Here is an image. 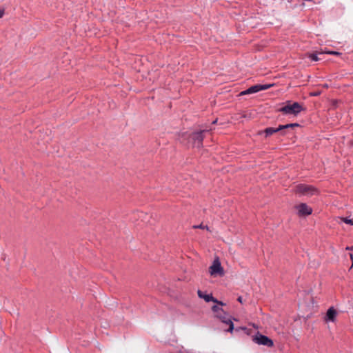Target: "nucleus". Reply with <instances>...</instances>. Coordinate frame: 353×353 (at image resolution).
<instances>
[{
	"instance_id": "nucleus-15",
	"label": "nucleus",
	"mask_w": 353,
	"mask_h": 353,
	"mask_svg": "<svg viewBox=\"0 0 353 353\" xmlns=\"http://www.w3.org/2000/svg\"><path fill=\"white\" fill-rule=\"evenodd\" d=\"M194 228H206L208 229V226H203L202 224L199 225H195L194 226Z\"/></svg>"
},
{
	"instance_id": "nucleus-18",
	"label": "nucleus",
	"mask_w": 353,
	"mask_h": 353,
	"mask_svg": "<svg viewBox=\"0 0 353 353\" xmlns=\"http://www.w3.org/2000/svg\"><path fill=\"white\" fill-rule=\"evenodd\" d=\"M237 300H238V301H239L240 303H242V302H243V301H242V297H241V296H239V297L238 298V299H237Z\"/></svg>"
},
{
	"instance_id": "nucleus-4",
	"label": "nucleus",
	"mask_w": 353,
	"mask_h": 353,
	"mask_svg": "<svg viewBox=\"0 0 353 353\" xmlns=\"http://www.w3.org/2000/svg\"><path fill=\"white\" fill-rule=\"evenodd\" d=\"M294 192L296 194L307 196H311L312 195L317 194L319 192L318 190L313 187L312 185L305 184L297 185L295 187Z\"/></svg>"
},
{
	"instance_id": "nucleus-5",
	"label": "nucleus",
	"mask_w": 353,
	"mask_h": 353,
	"mask_svg": "<svg viewBox=\"0 0 353 353\" xmlns=\"http://www.w3.org/2000/svg\"><path fill=\"white\" fill-rule=\"evenodd\" d=\"M272 86V84H263V85L262 84H256V85L250 87L249 88H248L247 90H245L244 91H242L240 93V95H245V94L256 93L259 91L267 90Z\"/></svg>"
},
{
	"instance_id": "nucleus-20",
	"label": "nucleus",
	"mask_w": 353,
	"mask_h": 353,
	"mask_svg": "<svg viewBox=\"0 0 353 353\" xmlns=\"http://www.w3.org/2000/svg\"><path fill=\"white\" fill-rule=\"evenodd\" d=\"M319 94V92H315V93L312 94L311 95L312 96H318Z\"/></svg>"
},
{
	"instance_id": "nucleus-23",
	"label": "nucleus",
	"mask_w": 353,
	"mask_h": 353,
	"mask_svg": "<svg viewBox=\"0 0 353 353\" xmlns=\"http://www.w3.org/2000/svg\"><path fill=\"white\" fill-rule=\"evenodd\" d=\"M350 258H351L352 259H353V256H352V254H350Z\"/></svg>"
},
{
	"instance_id": "nucleus-12",
	"label": "nucleus",
	"mask_w": 353,
	"mask_h": 353,
	"mask_svg": "<svg viewBox=\"0 0 353 353\" xmlns=\"http://www.w3.org/2000/svg\"><path fill=\"white\" fill-rule=\"evenodd\" d=\"M212 311L216 314H220L223 312L222 308L219 307L218 305H214L212 307Z\"/></svg>"
},
{
	"instance_id": "nucleus-13",
	"label": "nucleus",
	"mask_w": 353,
	"mask_h": 353,
	"mask_svg": "<svg viewBox=\"0 0 353 353\" xmlns=\"http://www.w3.org/2000/svg\"><path fill=\"white\" fill-rule=\"evenodd\" d=\"M309 58L313 61H317L321 59L320 58H319L318 54L316 53L310 54Z\"/></svg>"
},
{
	"instance_id": "nucleus-1",
	"label": "nucleus",
	"mask_w": 353,
	"mask_h": 353,
	"mask_svg": "<svg viewBox=\"0 0 353 353\" xmlns=\"http://www.w3.org/2000/svg\"><path fill=\"white\" fill-rule=\"evenodd\" d=\"M299 125L296 123H288L285 125H279L277 128L269 127L266 128L264 130L259 132V135H265L267 138L274 133H279L281 136L287 135L290 131L293 130L294 127H298Z\"/></svg>"
},
{
	"instance_id": "nucleus-9",
	"label": "nucleus",
	"mask_w": 353,
	"mask_h": 353,
	"mask_svg": "<svg viewBox=\"0 0 353 353\" xmlns=\"http://www.w3.org/2000/svg\"><path fill=\"white\" fill-rule=\"evenodd\" d=\"M336 315L337 311L333 307H331L327 311L326 316L325 317V321L334 322L336 320Z\"/></svg>"
},
{
	"instance_id": "nucleus-3",
	"label": "nucleus",
	"mask_w": 353,
	"mask_h": 353,
	"mask_svg": "<svg viewBox=\"0 0 353 353\" xmlns=\"http://www.w3.org/2000/svg\"><path fill=\"white\" fill-rule=\"evenodd\" d=\"M304 110L305 108L298 102H294L293 103L288 102L285 105L281 108L279 111L285 114L297 115Z\"/></svg>"
},
{
	"instance_id": "nucleus-10",
	"label": "nucleus",
	"mask_w": 353,
	"mask_h": 353,
	"mask_svg": "<svg viewBox=\"0 0 353 353\" xmlns=\"http://www.w3.org/2000/svg\"><path fill=\"white\" fill-rule=\"evenodd\" d=\"M216 317L220 319L222 322L228 324L229 325V327L228 328L227 331L232 332L234 330V325L233 323L231 321L230 319H228L225 316V315H223L222 313L220 314H216Z\"/></svg>"
},
{
	"instance_id": "nucleus-11",
	"label": "nucleus",
	"mask_w": 353,
	"mask_h": 353,
	"mask_svg": "<svg viewBox=\"0 0 353 353\" xmlns=\"http://www.w3.org/2000/svg\"><path fill=\"white\" fill-rule=\"evenodd\" d=\"M197 294L199 298L203 299L206 302H218V301L214 299L212 294H205L201 290H198Z\"/></svg>"
},
{
	"instance_id": "nucleus-22",
	"label": "nucleus",
	"mask_w": 353,
	"mask_h": 353,
	"mask_svg": "<svg viewBox=\"0 0 353 353\" xmlns=\"http://www.w3.org/2000/svg\"><path fill=\"white\" fill-rule=\"evenodd\" d=\"M217 123V119H215L214 121H212V124H215V123Z\"/></svg>"
},
{
	"instance_id": "nucleus-14",
	"label": "nucleus",
	"mask_w": 353,
	"mask_h": 353,
	"mask_svg": "<svg viewBox=\"0 0 353 353\" xmlns=\"http://www.w3.org/2000/svg\"><path fill=\"white\" fill-rule=\"evenodd\" d=\"M341 220L347 223V224H350V225H353V220L352 219H350L348 218H341Z\"/></svg>"
},
{
	"instance_id": "nucleus-21",
	"label": "nucleus",
	"mask_w": 353,
	"mask_h": 353,
	"mask_svg": "<svg viewBox=\"0 0 353 353\" xmlns=\"http://www.w3.org/2000/svg\"><path fill=\"white\" fill-rule=\"evenodd\" d=\"M346 250H353V246H352V247H347V248H346Z\"/></svg>"
},
{
	"instance_id": "nucleus-8",
	"label": "nucleus",
	"mask_w": 353,
	"mask_h": 353,
	"mask_svg": "<svg viewBox=\"0 0 353 353\" xmlns=\"http://www.w3.org/2000/svg\"><path fill=\"white\" fill-rule=\"evenodd\" d=\"M299 216H307L312 214V209L306 203H300L296 206Z\"/></svg>"
},
{
	"instance_id": "nucleus-17",
	"label": "nucleus",
	"mask_w": 353,
	"mask_h": 353,
	"mask_svg": "<svg viewBox=\"0 0 353 353\" xmlns=\"http://www.w3.org/2000/svg\"><path fill=\"white\" fill-rule=\"evenodd\" d=\"M4 10L0 9V18H1L3 16Z\"/></svg>"
},
{
	"instance_id": "nucleus-7",
	"label": "nucleus",
	"mask_w": 353,
	"mask_h": 353,
	"mask_svg": "<svg viewBox=\"0 0 353 353\" xmlns=\"http://www.w3.org/2000/svg\"><path fill=\"white\" fill-rule=\"evenodd\" d=\"M210 274L212 276L223 275V269L221 267V263L219 259H215L212 265L209 268Z\"/></svg>"
},
{
	"instance_id": "nucleus-16",
	"label": "nucleus",
	"mask_w": 353,
	"mask_h": 353,
	"mask_svg": "<svg viewBox=\"0 0 353 353\" xmlns=\"http://www.w3.org/2000/svg\"><path fill=\"white\" fill-rule=\"evenodd\" d=\"M327 53L330 54H339V53L336 51H330V52H328Z\"/></svg>"
},
{
	"instance_id": "nucleus-19",
	"label": "nucleus",
	"mask_w": 353,
	"mask_h": 353,
	"mask_svg": "<svg viewBox=\"0 0 353 353\" xmlns=\"http://www.w3.org/2000/svg\"><path fill=\"white\" fill-rule=\"evenodd\" d=\"M216 303H218L219 305H224V303L223 302H221V301H218V302H216Z\"/></svg>"
},
{
	"instance_id": "nucleus-2",
	"label": "nucleus",
	"mask_w": 353,
	"mask_h": 353,
	"mask_svg": "<svg viewBox=\"0 0 353 353\" xmlns=\"http://www.w3.org/2000/svg\"><path fill=\"white\" fill-rule=\"evenodd\" d=\"M210 130H202L196 132H193L187 135L188 143L192 148H201L203 145V141L204 138V134L208 132Z\"/></svg>"
},
{
	"instance_id": "nucleus-6",
	"label": "nucleus",
	"mask_w": 353,
	"mask_h": 353,
	"mask_svg": "<svg viewBox=\"0 0 353 353\" xmlns=\"http://www.w3.org/2000/svg\"><path fill=\"white\" fill-rule=\"evenodd\" d=\"M252 340L254 343L259 345H263L267 347H272L274 345V343L272 339L259 333L254 336Z\"/></svg>"
}]
</instances>
